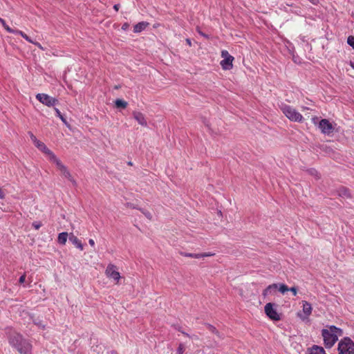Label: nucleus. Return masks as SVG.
<instances>
[{"label": "nucleus", "mask_w": 354, "mask_h": 354, "mask_svg": "<svg viewBox=\"0 0 354 354\" xmlns=\"http://www.w3.org/2000/svg\"><path fill=\"white\" fill-rule=\"evenodd\" d=\"M120 6V4H115V5L113 6V8H114L116 11H118V10H119Z\"/></svg>", "instance_id": "43"}, {"label": "nucleus", "mask_w": 354, "mask_h": 354, "mask_svg": "<svg viewBox=\"0 0 354 354\" xmlns=\"http://www.w3.org/2000/svg\"><path fill=\"white\" fill-rule=\"evenodd\" d=\"M14 34L21 35L24 39H26L29 43L32 44L34 41L29 36H28L25 32H24L21 30L16 29Z\"/></svg>", "instance_id": "20"}, {"label": "nucleus", "mask_w": 354, "mask_h": 354, "mask_svg": "<svg viewBox=\"0 0 354 354\" xmlns=\"http://www.w3.org/2000/svg\"><path fill=\"white\" fill-rule=\"evenodd\" d=\"M129 27V24L128 23H124L122 25V29L123 30H127Z\"/></svg>", "instance_id": "37"}, {"label": "nucleus", "mask_w": 354, "mask_h": 354, "mask_svg": "<svg viewBox=\"0 0 354 354\" xmlns=\"http://www.w3.org/2000/svg\"><path fill=\"white\" fill-rule=\"evenodd\" d=\"M306 354H326L323 347L313 345L307 348Z\"/></svg>", "instance_id": "15"}, {"label": "nucleus", "mask_w": 354, "mask_h": 354, "mask_svg": "<svg viewBox=\"0 0 354 354\" xmlns=\"http://www.w3.org/2000/svg\"><path fill=\"white\" fill-rule=\"evenodd\" d=\"M110 354H118L117 352H115V351H111L110 352Z\"/></svg>", "instance_id": "44"}, {"label": "nucleus", "mask_w": 354, "mask_h": 354, "mask_svg": "<svg viewBox=\"0 0 354 354\" xmlns=\"http://www.w3.org/2000/svg\"><path fill=\"white\" fill-rule=\"evenodd\" d=\"M69 241L71 242L76 248L80 249V250H84V245L81 243L80 240L74 234H71L68 236Z\"/></svg>", "instance_id": "16"}, {"label": "nucleus", "mask_w": 354, "mask_h": 354, "mask_svg": "<svg viewBox=\"0 0 354 354\" xmlns=\"http://www.w3.org/2000/svg\"><path fill=\"white\" fill-rule=\"evenodd\" d=\"M289 290L292 292L294 295H297V288L296 287H291L290 288H289Z\"/></svg>", "instance_id": "36"}, {"label": "nucleus", "mask_w": 354, "mask_h": 354, "mask_svg": "<svg viewBox=\"0 0 354 354\" xmlns=\"http://www.w3.org/2000/svg\"><path fill=\"white\" fill-rule=\"evenodd\" d=\"M278 289L277 283H272L269 285L266 289L263 290L262 292V295L264 297H266L268 295H274Z\"/></svg>", "instance_id": "13"}, {"label": "nucleus", "mask_w": 354, "mask_h": 354, "mask_svg": "<svg viewBox=\"0 0 354 354\" xmlns=\"http://www.w3.org/2000/svg\"><path fill=\"white\" fill-rule=\"evenodd\" d=\"M10 346L17 351L19 354H32V345L30 341L21 334L13 331L8 335Z\"/></svg>", "instance_id": "1"}, {"label": "nucleus", "mask_w": 354, "mask_h": 354, "mask_svg": "<svg viewBox=\"0 0 354 354\" xmlns=\"http://www.w3.org/2000/svg\"><path fill=\"white\" fill-rule=\"evenodd\" d=\"M199 254H200V259L203 258V257H211V256L214 255V254H212L211 252L199 253Z\"/></svg>", "instance_id": "33"}, {"label": "nucleus", "mask_w": 354, "mask_h": 354, "mask_svg": "<svg viewBox=\"0 0 354 354\" xmlns=\"http://www.w3.org/2000/svg\"><path fill=\"white\" fill-rule=\"evenodd\" d=\"M278 290L282 294H284L286 292L289 290V288H288V286L286 284H284V283H279L278 285Z\"/></svg>", "instance_id": "25"}, {"label": "nucleus", "mask_w": 354, "mask_h": 354, "mask_svg": "<svg viewBox=\"0 0 354 354\" xmlns=\"http://www.w3.org/2000/svg\"><path fill=\"white\" fill-rule=\"evenodd\" d=\"M32 225L35 230H39L41 226V223L38 221H35L32 223Z\"/></svg>", "instance_id": "32"}, {"label": "nucleus", "mask_w": 354, "mask_h": 354, "mask_svg": "<svg viewBox=\"0 0 354 354\" xmlns=\"http://www.w3.org/2000/svg\"><path fill=\"white\" fill-rule=\"evenodd\" d=\"M5 197V194L3 192V191L1 189V188L0 187V199H3Z\"/></svg>", "instance_id": "39"}, {"label": "nucleus", "mask_w": 354, "mask_h": 354, "mask_svg": "<svg viewBox=\"0 0 354 354\" xmlns=\"http://www.w3.org/2000/svg\"><path fill=\"white\" fill-rule=\"evenodd\" d=\"M274 304L268 303L264 307L265 313L272 320L279 321L281 317L277 310L274 308Z\"/></svg>", "instance_id": "8"}, {"label": "nucleus", "mask_w": 354, "mask_h": 354, "mask_svg": "<svg viewBox=\"0 0 354 354\" xmlns=\"http://www.w3.org/2000/svg\"><path fill=\"white\" fill-rule=\"evenodd\" d=\"M181 254L184 257H192L195 259H200L199 253H187V252H181Z\"/></svg>", "instance_id": "24"}, {"label": "nucleus", "mask_w": 354, "mask_h": 354, "mask_svg": "<svg viewBox=\"0 0 354 354\" xmlns=\"http://www.w3.org/2000/svg\"><path fill=\"white\" fill-rule=\"evenodd\" d=\"M197 32L198 33L201 35L202 37L206 38V39H208L209 38V35L203 32L199 28H197Z\"/></svg>", "instance_id": "34"}, {"label": "nucleus", "mask_w": 354, "mask_h": 354, "mask_svg": "<svg viewBox=\"0 0 354 354\" xmlns=\"http://www.w3.org/2000/svg\"><path fill=\"white\" fill-rule=\"evenodd\" d=\"M206 326L209 331H211L212 333H214L215 335H216L218 337L222 338L220 333L217 330V329L214 326H212V324H206Z\"/></svg>", "instance_id": "23"}, {"label": "nucleus", "mask_w": 354, "mask_h": 354, "mask_svg": "<svg viewBox=\"0 0 354 354\" xmlns=\"http://www.w3.org/2000/svg\"><path fill=\"white\" fill-rule=\"evenodd\" d=\"M25 280H26V274H22V275L19 277V283H24Z\"/></svg>", "instance_id": "35"}, {"label": "nucleus", "mask_w": 354, "mask_h": 354, "mask_svg": "<svg viewBox=\"0 0 354 354\" xmlns=\"http://www.w3.org/2000/svg\"><path fill=\"white\" fill-rule=\"evenodd\" d=\"M172 326L174 327V328L175 330L180 331V333H182L184 335H185V336H187V337H190V335H189L188 333H185V331H183V330H182V327H181L179 324H174V325H172Z\"/></svg>", "instance_id": "26"}, {"label": "nucleus", "mask_w": 354, "mask_h": 354, "mask_svg": "<svg viewBox=\"0 0 354 354\" xmlns=\"http://www.w3.org/2000/svg\"><path fill=\"white\" fill-rule=\"evenodd\" d=\"M68 234L67 232H61L58 234L57 241L61 245H65L68 239Z\"/></svg>", "instance_id": "18"}, {"label": "nucleus", "mask_w": 354, "mask_h": 354, "mask_svg": "<svg viewBox=\"0 0 354 354\" xmlns=\"http://www.w3.org/2000/svg\"><path fill=\"white\" fill-rule=\"evenodd\" d=\"M106 274L107 277L118 281L120 279V272L117 271L116 266L113 264H109L106 269Z\"/></svg>", "instance_id": "11"}, {"label": "nucleus", "mask_w": 354, "mask_h": 354, "mask_svg": "<svg viewBox=\"0 0 354 354\" xmlns=\"http://www.w3.org/2000/svg\"><path fill=\"white\" fill-rule=\"evenodd\" d=\"M186 43L187 44V45H189V46H192V41L190 39L187 38L186 39Z\"/></svg>", "instance_id": "42"}, {"label": "nucleus", "mask_w": 354, "mask_h": 354, "mask_svg": "<svg viewBox=\"0 0 354 354\" xmlns=\"http://www.w3.org/2000/svg\"><path fill=\"white\" fill-rule=\"evenodd\" d=\"M337 351L338 354H354V342L348 337L341 339Z\"/></svg>", "instance_id": "4"}, {"label": "nucleus", "mask_w": 354, "mask_h": 354, "mask_svg": "<svg viewBox=\"0 0 354 354\" xmlns=\"http://www.w3.org/2000/svg\"><path fill=\"white\" fill-rule=\"evenodd\" d=\"M55 113H56V116H57L58 118H59L62 121H63L64 122L66 123V119L63 116V115L62 114V113L60 112V111L57 109V108H55Z\"/></svg>", "instance_id": "28"}, {"label": "nucleus", "mask_w": 354, "mask_h": 354, "mask_svg": "<svg viewBox=\"0 0 354 354\" xmlns=\"http://www.w3.org/2000/svg\"><path fill=\"white\" fill-rule=\"evenodd\" d=\"M33 144L39 150H40L46 156H48V159L50 162L57 157L55 154L51 150H50L44 142H41L38 139Z\"/></svg>", "instance_id": "10"}, {"label": "nucleus", "mask_w": 354, "mask_h": 354, "mask_svg": "<svg viewBox=\"0 0 354 354\" xmlns=\"http://www.w3.org/2000/svg\"><path fill=\"white\" fill-rule=\"evenodd\" d=\"M128 165H132L133 164H132V162L131 161H129V162H128Z\"/></svg>", "instance_id": "46"}, {"label": "nucleus", "mask_w": 354, "mask_h": 354, "mask_svg": "<svg viewBox=\"0 0 354 354\" xmlns=\"http://www.w3.org/2000/svg\"><path fill=\"white\" fill-rule=\"evenodd\" d=\"M140 210V212L149 219V220H151L152 219V215L151 214L146 210V209H139Z\"/></svg>", "instance_id": "27"}, {"label": "nucleus", "mask_w": 354, "mask_h": 354, "mask_svg": "<svg viewBox=\"0 0 354 354\" xmlns=\"http://www.w3.org/2000/svg\"><path fill=\"white\" fill-rule=\"evenodd\" d=\"M221 57L223 58L220 63L222 68L224 70L231 69L233 66L232 62L234 59V57L230 55L228 51L226 50H223L221 51Z\"/></svg>", "instance_id": "6"}, {"label": "nucleus", "mask_w": 354, "mask_h": 354, "mask_svg": "<svg viewBox=\"0 0 354 354\" xmlns=\"http://www.w3.org/2000/svg\"><path fill=\"white\" fill-rule=\"evenodd\" d=\"M280 109L290 121L296 122H303L304 117L294 107L286 104H282L280 106Z\"/></svg>", "instance_id": "3"}, {"label": "nucleus", "mask_w": 354, "mask_h": 354, "mask_svg": "<svg viewBox=\"0 0 354 354\" xmlns=\"http://www.w3.org/2000/svg\"><path fill=\"white\" fill-rule=\"evenodd\" d=\"M318 127L321 132L325 135H330L334 131V127L327 119H322L319 122Z\"/></svg>", "instance_id": "9"}, {"label": "nucleus", "mask_w": 354, "mask_h": 354, "mask_svg": "<svg viewBox=\"0 0 354 354\" xmlns=\"http://www.w3.org/2000/svg\"><path fill=\"white\" fill-rule=\"evenodd\" d=\"M149 23L146 21H141L136 24L133 27V32L135 33H139L146 29L148 26Z\"/></svg>", "instance_id": "17"}, {"label": "nucleus", "mask_w": 354, "mask_h": 354, "mask_svg": "<svg viewBox=\"0 0 354 354\" xmlns=\"http://www.w3.org/2000/svg\"><path fill=\"white\" fill-rule=\"evenodd\" d=\"M36 99L43 104L49 107L54 106L58 103L57 99L53 97L46 93L37 94Z\"/></svg>", "instance_id": "7"}, {"label": "nucleus", "mask_w": 354, "mask_h": 354, "mask_svg": "<svg viewBox=\"0 0 354 354\" xmlns=\"http://www.w3.org/2000/svg\"><path fill=\"white\" fill-rule=\"evenodd\" d=\"M351 66L354 69V63L351 62Z\"/></svg>", "instance_id": "45"}, {"label": "nucleus", "mask_w": 354, "mask_h": 354, "mask_svg": "<svg viewBox=\"0 0 354 354\" xmlns=\"http://www.w3.org/2000/svg\"><path fill=\"white\" fill-rule=\"evenodd\" d=\"M126 205L128 207H131V208H133V209H138V207H136V206L133 205V204L131 203H126Z\"/></svg>", "instance_id": "38"}, {"label": "nucleus", "mask_w": 354, "mask_h": 354, "mask_svg": "<svg viewBox=\"0 0 354 354\" xmlns=\"http://www.w3.org/2000/svg\"><path fill=\"white\" fill-rule=\"evenodd\" d=\"M338 195L340 197H343V198H348L351 196L349 189L344 187H340L339 189Z\"/></svg>", "instance_id": "19"}, {"label": "nucleus", "mask_w": 354, "mask_h": 354, "mask_svg": "<svg viewBox=\"0 0 354 354\" xmlns=\"http://www.w3.org/2000/svg\"><path fill=\"white\" fill-rule=\"evenodd\" d=\"M28 135L30 136V138L31 140V141L35 143L37 140V138H36V136L31 132V131H28Z\"/></svg>", "instance_id": "31"}, {"label": "nucleus", "mask_w": 354, "mask_h": 354, "mask_svg": "<svg viewBox=\"0 0 354 354\" xmlns=\"http://www.w3.org/2000/svg\"><path fill=\"white\" fill-rule=\"evenodd\" d=\"M34 45H35L36 46H37L38 48L42 49V46L39 43V42H37V41H33L32 43Z\"/></svg>", "instance_id": "41"}, {"label": "nucleus", "mask_w": 354, "mask_h": 354, "mask_svg": "<svg viewBox=\"0 0 354 354\" xmlns=\"http://www.w3.org/2000/svg\"><path fill=\"white\" fill-rule=\"evenodd\" d=\"M347 44L354 49V36L348 37Z\"/></svg>", "instance_id": "29"}, {"label": "nucleus", "mask_w": 354, "mask_h": 354, "mask_svg": "<svg viewBox=\"0 0 354 354\" xmlns=\"http://www.w3.org/2000/svg\"><path fill=\"white\" fill-rule=\"evenodd\" d=\"M88 243L91 246L94 247L95 246V241L93 239H91L88 240Z\"/></svg>", "instance_id": "40"}, {"label": "nucleus", "mask_w": 354, "mask_h": 354, "mask_svg": "<svg viewBox=\"0 0 354 354\" xmlns=\"http://www.w3.org/2000/svg\"><path fill=\"white\" fill-rule=\"evenodd\" d=\"M133 115L138 124H140L141 126L147 127V122L143 113L138 111H134L133 113Z\"/></svg>", "instance_id": "14"}, {"label": "nucleus", "mask_w": 354, "mask_h": 354, "mask_svg": "<svg viewBox=\"0 0 354 354\" xmlns=\"http://www.w3.org/2000/svg\"><path fill=\"white\" fill-rule=\"evenodd\" d=\"M185 348L183 344H180L177 348V354H183L184 353Z\"/></svg>", "instance_id": "30"}, {"label": "nucleus", "mask_w": 354, "mask_h": 354, "mask_svg": "<svg viewBox=\"0 0 354 354\" xmlns=\"http://www.w3.org/2000/svg\"><path fill=\"white\" fill-rule=\"evenodd\" d=\"M115 104L117 108L125 109L127 106V102L122 99H117L115 101Z\"/></svg>", "instance_id": "22"}, {"label": "nucleus", "mask_w": 354, "mask_h": 354, "mask_svg": "<svg viewBox=\"0 0 354 354\" xmlns=\"http://www.w3.org/2000/svg\"><path fill=\"white\" fill-rule=\"evenodd\" d=\"M343 331L335 326H330L327 328L322 330L324 343L326 348H331L338 340V337L342 336Z\"/></svg>", "instance_id": "2"}, {"label": "nucleus", "mask_w": 354, "mask_h": 354, "mask_svg": "<svg viewBox=\"0 0 354 354\" xmlns=\"http://www.w3.org/2000/svg\"><path fill=\"white\" fill-rule=\"evenodd\" d=\"M302 304H303V313L304 314H301V313H298V317L303 321L306 320L308 319V317L310 316V315L312 313V306H311V304L306 301H303L302 302Z\"/></svg>", "instance_id": "12"}, {"label": "nucleus", "mask_w": 354, "mask_h": 354, "mask_svg": "<svg viewBox=\"0 0 354 354\" xmlns=\"http://www.w3.org/2000/svg\"><path fill=\"white\" fill-rule=\"evenodd\" d=\"M51 162L56 165L57 169L61 171L63 176H64L69 181H71L73 183V185H76V181L72 177V176H71V173L69 172V171L68 170L67 167L64 165H63V163L61 162V160L57 157H56Z\"/></svg>", "instance_id": "5"}, {"label": "nucleus", "mask_w": 354, "mask_h": 354, "mask_svg": "<svg viewBox=\"0 0 354 354\" xmlns=\"http://www.w3.org/2000/svg\"><path fill=\"white\" fill-rule=\"evenodd\" d=\"M0 23L1 24L3 27L5 28V30L8 32L14 34V32L16 30V29L11 28L9 26L7 25V24L6 23V21L3 19L1 18V17H0Z\"/></svg>", "instance_id": "21"}]
</instances>
